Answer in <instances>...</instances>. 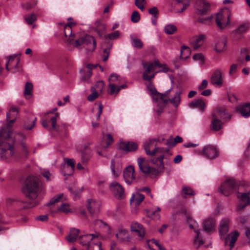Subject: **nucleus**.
I'll list each match as a JSON object with an SVG mask.
<instances>
[{"label": "nucleus", "mask_w": 250, "mask_h": 250, "mask_svg": "<svg viewBox=\"0 0 250 250\" xmlns=\"http://www.w3.org/2000/svg\"><path fill=\"white\" fill-rule=\"evenodd\" d=\"M18 115V109L16 107H12L6 114L7 132L4 128L0 130V157L6 161L13 155V146L8 141L10 137V128L11 124L16 121Z\"/></svg>", "instance_id": "1"}, {"label": "nucleus", "mask_w": 250, "mask_h": 250, "mask_svg": "<svg viewBox=\"0 0 250 250\" xmlns=\"http://www.w3.org/2000/svg\"><path fill=\"white\" fill-rule=\"evenodd\" d=\"M171 89L172 88L167 90L163 94L158 93L156 90L152 93V97L155 104L154 110L158 116L160 115L162 113L163 109L167 105L168 101H170L171 104L175 107H178L181 102V90L176 91L175 93L174 96L171 98H168V95Z\"/></svg>", "instance_id": "2"}, {"label": "nucleus", "mask_w": 250, "mask_h": 250, "mask_svg": "<svg viewBox=\"0 0 250 250\" xmlns=\"http://www.w3.org/2000/svg\"><path fill=\"white\" fill-rule=\"evenodd\" d=\"M41 189L39 179L35 176H28L25 182L23 191L25 196L34 200L38 197V192Z\"/></svg>", "instance_id": "3"}, {"label": "nucleus", "mask_w": 250, "mask_h": 250, "mask_svg": "<svg viewBox=\"0 0 250 250\" xmlns=\"http://www.w3.org/2000/svg\"><path fill=\"white\" fill-rule=\"evenodd\" d=\"M241 189L244 192H237V198L239 200V204L237 206L239 210L244 208L247 205L250 204V184L244 180L241 181Z\"/></svg>", "instance_id": "4"}, {"label": "nucleus", "mask_w": 250, "mask_h": 250, "mask_svg": "<svg viewBox=\"0 0 250 250\" xmlns=\"http://www.w3.org/2000/svg\"><path fill=\"white\" fill-rule=\"evenodd\" d=\"M242 180H236L233 178L227 179L221 184L219 190L224 196L230 195L234 190L241 189Z\"/></svg>", "instance_id": "5"}, {"label": "nucleus", "mask_w": 250, "mask_h": 250, "mask_svg": "<svg viewBox=\"0 0 250 250\" xmlns=\"http://www.w3.org/2000/svg\"><path fill=\"white\" fill-rule=\"evenodd\" d=\"M67 41L74 47H78L82 45H87L89 46L88 50L90 51H93L96 47V40L93 36L90 35H86L75 40L74 38L71 39L69 38L67 39Z\"/></svg>", "instance_id": "6"}, {"label": "nucleus", "mask_w": 250, "mask_h": 250, "mask_svg": "<svg viewBox=\"0 0 250 250\" xmlns=\"http://www.w3.org/2000/svg\"><path fill=\"white\" fill-rule=\"evenodd\" d=\"M198 154L208 159L213 160L219 156V151L216 146L212 145L205 146L201 151H199Z\"/></svg>", "instance_id": "7"}, {"label": "nucleus", "mask_w": 250, "mask_h": 250, "mask_svg": "<svg viewBox=\"0 0 250 250\" xmlns=\"http://www.w3.org/2000/svg\"><path fill=\"white\" fill-rule=\"evenodd\" d=\"M187 221L189 227L190 229H193L194 231L196 233V235L194 239L193 243L194 246L198 248L204 244V241L200 236V230L198 229L199 225L195 220H193L190 217H187Z\"/></svg>", "instance_id": "8"}, {"label": "nucleus", "mask_w": 250, "mask_h": 250, "mask_svg": "<svg viewBox=\"0 0 250 250\" xmlns=\"http://www.w3.org/2000/svg\"><path fill=\"white\" fill-rule=\"evenodd\" d=\"M137 164L140 170L145 174H150L157 175L159 173L158 169L150 167L148 165L147 161L145 158L139 157L137 159Z\"/></svg>", "instance_id": "9"}, {"label": "nucleus", "mask_w": 250, "mask_h": 250, "mask_svg": "<svg viewBox=\"0 0 250 250\" xmlns=\"http://www.w3.org/2000/svg\"><path fill=\"white\" fill-rule=\"evenodd\" d=\"M110 191L114 196L118 199H122L125 198V190L122 186L119 183L114 181L109 185Z\"/></svg>", "instance_id": "10"}, {"label": "nucleus", "mask_w": 250, "mask_h": 250, "mask_svg": "<svg viewBox=\"0 0 250 250\" xmlns=\"http://www.w3.org/2000/svg\"><path fill=\"white\" fill-rule=\"evenodd\" d=\"M230 21V14L228 12H221L216 16V22L219 28L225 29L229 25Z\"/></svg>", "instance_id": "11"}, {"label": "nucleus", "mask_w": 250, "mask_h": 250, "mask_svg": "<svg viewBox=\"0 0 250 250\" xmlns=\"http://www.w3.org/2000/svg\"><path fill=\"white\" fill-rule=\"evenodd\" d=\"M20 58L17 55L10 56L6 63V69L10 71L12 73L19 71V63Z\"/></svg>", "instance_id": "12"}, {"label": "nucleus", "mask_w": 250, "mask_h": 250, "mask_svg": "<svg viewBox=\"0 0 250 250\" xmlns=\"http://www.w3.org/2000/svg\"><path fill=\"white\" fill-rule=\"evenodd\" d=\"M159 142V138H151L146 140L144 144L145 151L149 156H155L154 148L151 150L153 146H156L155 143Z\"/></svg>", "instance_id": "13"}, {"label": "nucleus", "mask_w": 250, "mask_h": 250, "mask_svg": "<svg viewBox=\"0 0 250 250\" xmlns=\"http://www.w3.org/2000/svg\"><path fill=\"white\" fill-rule=\"evenodd\" d=\"M210 83L214 86L220 87L223 84L222 72L220 69H216L210 77Z\"/></svg>", "instance_id": "14"}, {"label": "nucleus", "mask_w": 250, "mask_h": 250, "mask_svg": "<svg viewBox=\"0 0 250 250\" xmlns=\"http://www.w3.org/2000/svg\"><path fill=\"white\" fill-rule=\"evenodd\" d=\"M65 164L62 169V173L64 175H71L73 174L75 162L73 159L64 158Z\"/></svg>", "instance_id": "15"}, {"label": "nucleus", "mask_w": 250, "mask_h": 250, "mask_svg": "<svg viewBox=\"0 0 250 250\" xmlns=\"http://www.w3.org/2000/svg\"><path fill=\"white\" fill-rule=\"evenodd\" d=\"M100 235L98 232H96L94 234H87L81 236L79 238V242L83 246H85L87 248L89 246L93 244L94 242L92 241L97 239Z\"/></svg>", "instance_id": "16"}, {"label": "nucleus", "mask_w": 250, "mask_h": 250, "mask_svg": "<svg viewBox=\"0 0 250 250\" xmlns=\"http://www.w3.org/2000/svg\"><path fill=\"white\" fill-rule=\"evenodd\" d=\"M210 8L208 2L204 0H199L195 5L196 13L198 15H205Z\"/></svg>", "instance_id": "17"}, {"label": "nucleus", "mask_w": 250, "mask_h": 250, "mask_svg": "<svg viewBox=\"0 0 250 250\" xmlns=\"http://www.w3.org/2000/svg\"><path fill=\"white\" fill-rule=\"evenodd\" d=\"M156 66L161 67L162 65L157 61H155L153 63L151 62L148 64V65L143 74V78L144 80L150 81L154 77L155 74L149 75L148 73L154 71Z\"/></svg>", "instance_id": "18"}, {"label": "nucleus", "mask_w": 250, "mask_h": 250, "mask_svg": "<svg viewBox=\"0 0 250 250\" xmlns=\"http://www.w3.org/2000/svg\"><path fill=\"white\" fill-rule=\"evenodd\" d=\"M108 92L110 94L115 93V89L118 84L120 83V79L119 75L115 73L111 74L108 78Z\"/></svg>", "instance_id": "19"}, {"label": "nucleus", "mask_w": 250, "mask_h": 250, "mask_svg": "<svg viewBox=\"0 0 250 250\" xmlns=\"http://www.w3.org/2000/svg\"><path fill=\"white\" fill-rule=\"evenodd\" d=\"M205 39L206 36L204 34L194 36L190 40V44L193 49L196 50L202 45Z\"/></svg>", "instance_id": "20"}, {"label": "nucleus", "mask_w": 250, "mask_h": 250, "mask_svg": "<svg viewBox=\"0 0 250 250\" xmlns=\"http://www.w3.org/2000/svg\"><path fill=\"white\" fill-rule=\"evenodd\" d=\"M134 168L132 166L125 168L124 171V177L125 181L127 184H131L135 178Z\"/></svg>", "instance_id": "21"}, {"label": "nucleus", "mask_w": 250, "mask_h": 250, "mask_svg": "<svg viewBox=\"0 0 250 250\" xmlns=\"http://www.w3.org/2000/svg\"><path fill=\"white\" fill-rule=\"evenodd\" d=\"M239 235V233L236 230L228 235L225 238V246L229 245L231 250L233 247Z\"/></svg>", "instance_id": "22"}, {"label": "nucleus", "mask_w": 250, "mask_h": 250, "mask_svg": "<svg viewBox=\"0 0 250 250\" xmlns=\"http://www.w3.org/2000/svg\"><path fill=\"white\" fill-rule=\"evenodd\" d=\"M88 205L87 208L90 214L94 215L97 214L100 210V204L98 202H96L93 199H88L87 201Z\"/></svg>", "instance_id": "23"}, {"label": "nucleus", "mask_w": 250, "mask_h": 250, "mask_svg": "<svg viewBox=\"0 0 250 250\" xmlns=\"http://www.w3.org/2000/svg\"><path fill=\"white\" fill-rule=\"evenodd\" d=\"M215 220L212 217H208L203 222L204 230L208 232H212L215 230Z\"/></svg>", "instance_id": "24"}, {"label": "nucleus", "mask_w": 250, "mask_h": 250, "mask_svg": "<svg viewBox=\"0 0 250 250\" xmlns=\"http://www.w3.org/2000/svg\"><path fill=\"white\" fill-rule=\"evenodd\" d=\"M229 220L228 218L223 219L220 223L219 232L221 238L225 237L229 231Z\"/></svg>", "instance_id": "25"}, {"label": "nucleus", "mask_w": 250, "mask_h": 250, "mask_svg": "<svg viewBox=\"0 0 250 250\" xmlns=\"http://www.w3.org/2000/svg\"><path fill=\"white\" fill-rule=\"evenodd\" d=\"M116 237L119 242L121 243L130 242V238L128 232L125 229H119L116 234Z\"/></svg>", "instance_id": "26"}, {"label": "nucleus", "mask_w": 250, "mask_h": 250, "mask_svg": "<svg viewBox=\"0 0 250 250\" xmlns=\"http://www.w3.org/2000/svg\"><path fill=\"white\" fill-rule=\"evenodd\" d=\"M227 39L222 36L217 39L215 42V50L217 52H222L226 49Z\"/></svg>", "instance_id": "27"}, {"label": "nucleus", "mask_w": 250, "mask_h": 250, "mask_svg": "<svg viewBox=\"0 0 250 250\" xmlns=\"http://www.w3.org/2000/svg\"><path fill=\"white\" fill-rule=\"evenodd\" d=\"M119 148L123 150L133 151L137 149L138 145L134 142H121Z\"/></svg>", "instance_id": "28"}, {"label": "nucleus", "mask_w": 250, "mask_h": 250, "mask_svg": "<svg viewBox=\"0 0 250 250\" xmlns=\"http://www.w3.org/2000/svg\"><path fill=\"white\" fill-rule=\"evenodd\" d=\"M144 198L145 196L143 194L137 191L136 193L132 194L130 199V202L131 204H134L136 206H138L144 200Z\"/></svg>", "instance_id": "29"}, {"label": "nucleus", "mask_w": 250, "mask_h": 250, "mask_svg": "<svg viewBox=\"0 0 250 250\" xmlns=\"http://www.w3.org/2000/svg\"><path fill=\"white\" fill-rule=\"evenodd\" d=\"M131 230L138 233L139 237L143 238L145 235V230L142 225L137 222H133L131 225Z\"/></svg>", "instance_id": "30"}, {"label": "nucleus", "mask_w": 250, "mask_h": 250, "mask_svg": "<svg viewBox=\"0 0 250 250\" xmlns=\"http://www.w3.org/2000/svg\"><path fill=\"white\" fill-rule=\"evenodd\" d=\"M37 120L36 117L33 115H29L25 120L23 127L25 129L30 130L34 126Z\"/></svg>", "instance_id": "31"}, {"label": "nucleus", "mask_w": 250, "mask_h": 250, "mask_svg": "<svg viewBox=\"0 0 250 250\" xmlns=\"http://www.w3.org/2000/svg\"><path fill=\"white\" fill-rule=\"evenodd\" d=\"M164 156H160L157 158H154L151 160V162L154 165H155L159 170V173L162 172L165 168L164 163Z\"/></svg>", "instance_id": "32"}, {"label": "nucleus", "mask_w": 250, "mask_h": 250, "mask_svg": "<svg viewBox=\"0 0 250 250\" xmlns=\"http://www.w3.org/2000/svg\"><path fill=\"white\" fill-rule=\"evenodd\" d=\"M110 168L112 173L115 177H117L122 171V167L119 163H115L114 160H112Z\"/></svg>", "instance_id": "33"}, {"label": "nucleus", "mask_w": 250, "mask_h": 250, "mask_svg": "<svg viewBox=\"0 0 250 250\" xmlns=\"http://www.w3.org/2000/svg\"><path fill=\"white\" fill-rule=\"evenodd\" d=\"M212 116L213 119L211 121V128L213 130L218 131L222 127L223 123L220 120L217 119L214 114H212Z\"/></svg>", "instance_id": "34"}, {"label": "nucleus", "mask_w": 250, "mask_h": 250, "mask_svg": "<svg viewBox=\"0 0 250 250\" xmlns=\"http://www.w3.org/2000/svg\"><path fill=\"white\" fill-rule=\"evenodd\" d=\"M188 106L191 108H198L201 111H203L205 108L206 104L201 99H197L191 102L188 104Z\"/></svg>", "instance_id": "35"}, {"label": "nucleus", "mask_w": 250, "mask_h": 250, "mask_svg": "<svg viewBox=\"0 0 250 250\" xmlns=\"http://www.w3.org/2000/svg\"><path fill=\"white\" fill-rule=\"evenodd\" d=\"M80 230L78 229L72 228L70 229V233L66 237L67 240L69 242H75L79 235Z\"/></svg>", "instance_id": "36"}, {"label": "nucleus", "mask_w": 250, "mask_h": 250, "mask_svg": "<svg viewBox=\"0 0 250 250\" xmlns=\"http://www.w3.org/2000/svg\"><path fill=\"white\" fill-rule=\"evenodd\" d=\"M239 110L242 116L244 117H248L250 116V104H245L239 108Z\"/></svg>", "instance_id": "37"}, {"label": "nucleus", "mask_w": 250, "mask_h": 250, "mask_svg": "<svg viewBox=\"0 0 250 250\" xmlns=\"http://www.w3.org/2000/svg\"><path fill=\"white\" fill-rule=\"evenodd\" d=\"M249 28V26L248 23H244L241 25L234 31L236 39H239L241 37L240 35L248 31Z\"/></svg>", "instance_id": "38"}, {"label": "nucleus", "mask_w": 250, "mask_h": 250, "mask_svg": "<svg viewBox=\"0 0 250 250\" xmlns=\"http://www.w3.org/2000/svg\"><path fill=\"white\" fill-rule=\"evenodd\" d=\"M155 155L157 154H160V156H164V158H166V155H171L172 153L167 148L159 147L155 146L154 147Z\"/></svg>", "instance_id": "39"}, {"label": "nucleus", "mask_w": 250, "mask_h": 250, "mask_svg": "<svg viewBox=\"0 0 250 250\" xmlns=\"http://www.w3.org/2000/svg\"><path fill=\"white\" fill-rule=\"evenodd\" d=\"M74 24V23L69 22L64 26V33L66 37L69 36L68 38H70L71 39L74 38V35H72L71 28L72 25Z\"/></svg>", "instance_id": "40"}, {"label": "nucleus", "mask_w": 250, "mask_h": 250, "mask_svg": "<svg viewBox=\"0 0 250 250\" xmlns=\"http://www.w3.org/2000/svg\"><path fill=\"white\" fill-rule=\"evenodd\" d=\"M176 1L177 2V6H182L181 9L177 11L178 13H182L186 9L190 4L189 0H176Z\"/></svg>", "instance_id": "41"}, {"label": "nucleus", "mask_w": 250, "mask_h": 250, "mask_svg": "<svg viewBox=\"0 0 250 250\" xmlns=\"http://www.w3.org/2000/svg\"><path fill=\"white\" fill-rule=\"evenodd\" d=\"M216 117L219 116L222 119H226L227 116V112L226 109L223 107H219L216 109V113H214Z\"/></svg>", "instance_id": "42"}, {"label": "nucleus", "mask_w": 250, "mask_h": 250, "mask_svg": "<svg viewBox=\"0 0 250 250\" xmlns=\"http://www.w3.org/2000/svg\"><path fill=\"white\" fill-rule=\"evenodd\" d=\"M190 53V48L186 46H183L181 49V58L183 59H187L188 58Z\"/></svg>", "instance_id": "43"}, {"label": "nucleus", "mask_w": 250, "mask_h": 250, "mask_svg": "<svg viewBox=\"0 0 250 250\" xmlns=\"http://www.w3.org/2000/svg\"><path fill=\"white\" fill-rule=\"evenodd\" d=\"M177 30L176 27L172 24H167L165 26L164 31L167 34H173Z\"/></svg>", "instance_id": "44"}, {"label": "nucleus", "mask_w": 250, "mask_h": 250, "mask_svg": "<svg viewBox=\"0 0 250 250\" xmlns=\"http://www.w3.org/2000/svg\"><path fill=\"white\" fill-rule=\"evenodd\" d=\"M131 43L132 45L135 48H142L143 46V42L137 38H131Z\"/></svg>", "instance_id": "45"}, {"label": "nucleus", "mask_w": 250, "mask_h": 250, "mask_svg": "<svg viewBox=\"0 0 250 250\" xmlns=\"http://www.w3.org/2000/svg\"><path fill=\"white\" fill-rule=\"evenodd\" d=\"M63 195V194H60L58 195L55 196L53 198H52L49 203L47 204V206H50L52 205H53L56 203H58L59 202L62 201V197Z\"/></svg>", "instance_id": "46"}, {"label": "nucleus", "mask_w": 250, "mask_h": 250, "mask_svg": "<svg viewBox=\"0 0 250 250\" xmlns=\"http://www.w3.org/2000/svg\"><path fill=\"white\" fill-rule=\"evenodd\" d=\"M103 139L106 143V146H104L105 148L108 147L114 141L111 135L108 133L103 134Z\"/></svg>", "instance_id": "47"}, {"label": "nucleus", "mask_w": 250, "mask_h": 250, "mask_svg": "<svg viewBox=\"0 0 250 250\" xmlns=\"http://www.w3.org/2000/svg\"><path fill=\"white\" fill-rule=\"evenodd\" d=\"M33 89V85L31 83L27 82L26 83L25 88H24V93L25 95V96L26 98H28V97L30 96V95L31 94L32 90Z\"/></svg>", "instance_id": "48"}, {"label": "nucleus", "mask_w": 250, "mask_h": 250, "mask_svg": "<svg viewBox=\"0 0 250 250\" xmlns=\"http://www.w3.org/2000/svg\"><path fill=\"white\" fill-rule=\"evenodd\" d=\"M57 210L66 214L71 212L69 204L65 203L62 204L61 207L58 208Z\"/></svg>", "instance_id": "49"}, {"label": "nucleus", "mask_w": 250, "mask_h": 250, "mask_svg": "<svg viewBox=\"0 0 250 250\" xmlns=\"http://www.w3.org/2000/svg\"><path fill=\"white\" fill-rule=\"evenodd\" d=\"M24 18L29 24H32L37 20L36 16L34 13L26 15Z\"/></svg>", "instance_id": "50"}, {"label": "nucleus", "mask_w": 250, "mask_h": 250, "mask_svg": "<svg viewBox=\"0 0 250 250\" xmlns=\"http://www.w3.org/2000/svg\"><path fill=\"white\" fill-rule=\"evenodd\" d=\"M140 20V16L139 12L134 11L131 16V21L133 23H137Z\"/></svg>", "instance_id": "51"}, {"label": "nucleus", "mask_w": 250, "mask_h": 250, "mask_svg": "<svg viewBox=\"0 0 250 250\" xmlns=\"http://www.w3.org/2000/svg\"><path fill=\"white\" fill-rule=\"evenodd\" d=\"M146 4V0H135V5L140 9L141 11H144L145 10L144 5Z\"/></svg>", "instance_id": "52"}, {"label": "nucleus", "mask_w": 250, "mask_h": 250, "mask_svg": "<svg viewBox=\"0 0 250 250\" xmlns=\"http://www.w3.org/2000/svg\"><path fill=\"white\" fill-rule=\"evenodd\" d=\"M182 193L185 195H193L195 194L194 191L190 188L187 187L183 188Z\"/></svg>", "instance_id": "53"}, {"label": "nucleus", "mask_w": 250, "mask_h": 250, "mask_svg": "<svg viewBox=\"0 0 250 250\" xmlns=\"http://www.w3.org/2000/svg\"><path fill=\"white\" fill-rule=\"evenodd\" d=\"M248 52V50L247 48H244L241 49L240 54L238 59V61L243 62L245 58L246 55Z\"/></svg>", "instance_id": "54"}, {"label": "nucleus", "mask_w": 250, "mask_h": 250, "mask_svg": "<svg viewBox=\"0 0 250 250\" xmlns=\"http://www.w3.org/2000/svg\"><path fill=\"white\" fill-rule=\"evenodd\" d=\"M160 210L161 209L159 207H157L155 210H152L150 212L152 217H153L154 219H159L160 218V215L159 213Z\"/></svg>", "instance_id": "55"}, {"label": "nucleus", "mask_w": 250, "mask_h": 250, "mask_svg": "<svg viewBox=\"0 0 250 250\" xmlns=\"http://www.w3.org/2000/svg\"><path fill=\"white\" fill-rule=\"evenodd\" d=\"M59 117V114L56 113L54 116L50 118V122L51 123L52 127L53 129L56 127V120Z\"/></svg>", "instance_id": "56"}, {"label": "nucleus", "mask_w": 250, "mask_h": 250, "mask_svg": "<svg viewBox=\"0 0 250 250\" xmlns=\"http://www.w3.org/2000/svg\"><path fill=\"white\" fill-rule=\"evenodd\" d=\"M21 150L22 152V155L24 157H27L28 155L29 151L28 148L25 144L23 143H21Z\"/></svg>", "instance_id": "57"}, {"label": "nucleus", "mask_w": 250, "mask_h": 250, "mask_svg": "<svg viewBox=\"0 0 250 250\" xmlns=\"http://www.w3.org/2000/svg\"><path fill=\"white\" fill-rule=\"evenodd\" d=\"M212 16H209L205 18H199L197 20V21L202 23H208L212 19Z\"/></svg>", "instance_id": "58"}, {"label": "nucleus", "mask_w": 250, "mask_h": 250, "mask_svg": "<svg viewBox=\"0 0 250 250\" xmlns=\"http://www.w3.org/2000/svg\"><path fill=\"white\" fill-rule=\"evenodd\" d=\"M137 191H138L139 192H145L151 198H153L152 194L150 193V189L149 188H148V187H143V188H139L137 190Z\"/></svg>", "instance_id": "59"}, {"label": "nucleus", "mask_w": 250, "mask_h": 250, "mask_svg": "<svg viewBox=\"0 0 250 250\" xmlns=\"http://www.w3.org/2000/svg\"><path fill=\"white\" fill-rule=\"evenodd\" d=\"M92 75V72L88 71L82 78V81L85 82H89V80Z\"/></svg>", "instance_id": "60"}, {"label": "nucleus", "mask_w": 250, "mask_h": 250, "mask_svg": "<svg viewBox=\"0 0 250 250\" xmlns=\"http://www.w3.org/2000/svg\"><path fill=\"white\" fill-rule=\"evenodd\" d=\"M109 53H110V48H106V49H104L103 51V61L104 62H106L107 59H108V58L109 57Z\"/></svg>", "instance_id": "61"}, {"label": "nucleus", "mask_w": 250, "mask_h": 250, "mask_svg": "<svg viewBox=\"0 0 250 250\" xmlns=\"http://www.w3.org/2000/svg\"><path fill=\"white\" fill-rule=\"evenodd\" d=\"M120 35L119 31H116L107 35L106 37L110 40H114L118 38Z\"/></svg>", "instance_id": "62"}, {"label": "nucleus", "mask_w": 250, "mask_h": 250, "mask_svg": "<svg viewBox=\"0 0 250 250\" xmlns=\"http://www.w3.org/2000/svg\"><path fill=\"white\" fill-rule=\"evenodd\" d=\"M148 13L152 15V16H158L159 14L158 8L155 6H154L150 8L148 10Z\"/></svg>", "instance_id": "63"}, {"label": "nucleus", "mask_w": 250, "mask_h": 250, "mask_svg": "<svg viewBox=\"0 0 250 250\" xmlns=\"http://www.w3.org/2000/svg\"><path fill=\"white\" fill-rule=\"evenodd\" d=\"M97 97L98 93L94 89V91L88 96L87 99L88 101L92 102L95 99H96Z\"/></svg>", "instance_id": "64"}]
</instances>
